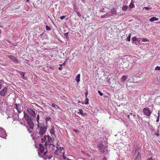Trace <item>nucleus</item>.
Segmentation results:
<instances>
[{
    "label": "nucleus",
    "instance_id": "1",
    "mask_svg": "<svg viewBox=\"0 0 160 160\" xmlns=\"http://www.w3.org/2000/svg\"><path fill=\"white\" fill-rule=\"evenodd\" d=\"M47 126L45 125L44 123L37 124L36 132L40 136H42L46 132L48 128Z\"/></svg>",
    "mask_w": 160,
    "mask_h": 160
},
{
    "label": "nucleus",
    "instance_id": "2",
    "mask_svg": "<svg viewBox=\"0 0 160 160\" xmlns=\"http://www.w3.org/2000/svg\"><path fill=\"white\" fill-rule=\"evenodd\" d=\"M58 146L59 145L58 144L56 145V147L53 144L49 145V152L53 154V153L55 152L58 149Z\"/></svg>",
    "mask_w": 160,
    "mask_h": 160
},
{
    "label": "nucleus",
    "instance_id": "3",
    "mask_svg": "<svg viewBox=\"0 0 160 160\" xmlns=\"http://www.w3.org/2000/svg\"><path fill=\"white\" fill-rule=\"evenodd\" d=\"M97 146L98 148V150L101 152L104 153L105 150H107V147L104 146L102 143H98Z\"/></svg>",
    "mask_w": 160,
    "mask_h": 160
},
{
    "label": "nucleus",
    "instance_id": "4",
    "mask_svg": "<svg viewBox=\"0 0 160 160\" xmlns=\"http://www.w3.org/2000/svg\"><path fill=\"white\" fill-rule=\"evenodd\" d=\"M43 158L44 160L50 159L52 157L53 154L47 150L43 153Z\"/></svg>",
    "mask_w": 160,
    "mask_h": 160
},
{
    "label": "nucleus",
    "instance_id": "5",
    "mask_svg": "<svg viewBox=\"0 0 160 160\" xmlns=\"http://www.w3.org/2000/svg\"><path fill=\"white\" fill-rule=\"evenodd\" d=\"M47 140L45 143V145L46 148L47 147L48 145H50L53 144V139L52 137H50L49 135H47Z\"/></svg>",
    "mask_w": 160,
    "mask_h": 160
},
{
    "label": "nucleus",
    "instance_id": "6",
    "mask_svg": "<svg viewBox=\"0 0 160 160\" xmlns=\"http://www.w3.org/2000/svg\"><path fill=\"white\" fill-rule=\"evenodd\" d=\"M113 11L114 12V13H112L111 14H110V12H108L107 13H106V14H105L104 15H102L101 17V18H107L108 17H110V16H112V15L116 14V10L115 8H113Z\"/></svg>",
    "mask_w": 160,
    "mask_h": 160
},
{
    "label": "nucleus",
    "instance_id": "7",
    "mask_svg": "<svg viewBox=\"0 0 160 160\" xmlns=\"http://www.w3.org/2000/svg\"><path fill=\"white\" fill-rule=\"evenodd\" d=\"M143 112L147 116H150L151 113L149 108H144L143 109Z\"/></svg>",
    "mask_w": 160,
    "mask_h": 160
},
{
    "label": "nucleus",
    "instance_id": "8",
    "mask_svg": "<svg viewBox=\"0 0 160 160\" xmlns=\"http://www.w3.org/2000/svg\"><path fill=\"white\" fill-rule=\"evenodd\" d=\"M27 112L29 115H31V116L33 117H35L36 113L35 111L33 109H32L30 108H29V109H28Z\"/></svg>",
    "mask_w": 160,
    "mask_h": 160
},
{
    "label": "nucleus",
    "instance_id": "9",
    "mask_svg": "<svg viewBox=\"0 0 160 160\" xmlns=\"http://www.w3.org/2000/svg\"><path fill=\"white\" fill-rule=\"evenodd\" d=\"M7 136L5 130L2 128H0V137L4 138Z\"/></svg>",
    "mask_w": 160,
    "mask_h": 160
},
{
    "label": "nucleus",
    "instance_id": "10",
    "mask_svg": "<svg viewBox=\"0 0 160 160\" xmlns=\"http://www.w3.org/2000/svg\"><path fill=\"white\" fill-rule=\"evenodd\" d=\"M27 122L30 128L32 129L33 127L34 124L31 119L30 118H28V119L27 120Z\"/></svg>",
    "mask_w": 160,
    "mask_h": 160
},
{
    "label": "nucleus",
    "instance_id": "11",
    "mask_svg": "<svg viewBox=\"0 0 160 160\" xmlns=\"http://www.w3.org/2000/svg\"><path fill=\"white\" fill-rule=\"evenodd\" d=\"M8 57L12 60L16 64L18 63V60L16 57L12 55H8Z\"/></svg>",
    "mask_w": 160,
    "mask_h": 160
},
{
    "label": "nucleus",
    "instance_id": "12",
    "mask_svg": "<svg viewBox=\"0 0 160 160\" xmlns=\"http://www.w3.org/2000/svg\"><path fill=\"white\" fill-rule=\"evenodd\" d=\"M16 109L19 113L21 112L23 109V107L20 104H15Z\"/></svg>",
    "mask_w": 160,
    "mask_h": 160
},
{
    "label": "nucleus",
    "instance_id": "13",
    "mask_svg": "<svg viewBox=\"0 0 160 160\" xmlns=\"http://www.w3.org/2000/svg\"><path fill=\"white\" fill-rule=\"evenodd\" d=\"M8 89L6 87H4L2 90L0 92V95L2 96H4L6 93L7 92Z\"/></svg>",
    "mask_w": 160,
    "mask_h": 160
},
{
    "label": "nucleus",
    "instance_id": "14",
    "mask_svg": "<svg viewBox=\"0 0 160 160\" xmlns=\"http://www.w3.org/2000/svg\"><path fill=\"white\" fill-rule=\"evenodd\" d=\"M39 150H40V152L41 153H42L43 152V151H44V146H42V145L41 143H40L39 144Z\"/></svg>",
    "mask_w": 160,
    "mask_h": 160
},
{
    "label": "nucleus",
    "instance_id": "15",
    "mask_svg": "<svg viewBox=\"0 0 160 160\" xmlns=\"http://www.w3.org/2000/svg\"><path fill=\"white\" fill-rule=\"evenodd\" d=\"M79 112H78V114H81L83 116H85L87 115L86 113H83V110L81 109H79Z\"/></svg>",
    "mask_w": 160,
    "mask_h": 160
},
{
    "label": "nucleus",
    "instance_id": "16",
    "mask_svg": "<svg viewBox=\"0 0 160 160\" xmlns=\"http://www.w3.org/2000/svg\"><path fill=\"white\" fill-rule=\"evenodd\" d=\"M50 132L51 133V134L52 135L55 134V132H54V127L53 126H51L50 127Z\"/></svg>",
    "mask_w": 160,
    "mask_h": 160
},
{
    "label": "nucleus",
    "instance_id": "17",
    "mask_svg": "<svg viewBox=\"0 0 160 160\" xmlns=\"http://www.w3.org/2000/svg\"><path fill=\"white\" fill-rule=\"evenodd\" d=\"M18 73H19L20 75H21L22 76V78L25 80L26 79V77L24 76L25 73L21 71H19L18 72Z\"/></svg>",
    "mask_w": 160,
    "mask_h": 160
},
{
    "label": "nucleus",
    "instance_id": "18",
    "mask_svg": "<svg viewBox=\"0 0 160 160\" xmlns=\"http://www.w3.org/2000/svg\"><path fill=\"white\" fill-rule=\"evenodd\" d=\"M80 74H78L76 77L75 80L77 82H78L80 81Z\"/></svg>",
    "mask_w": 160,
    "mask_h": 160
},
{
    "label": "nucleus",
    "instance_id": "19",
    "mask_svg": "<svg viewBox=\"0 0 160 160\" xmlns=\"http://www.w3.org/2000/svg\"><path fill=\"white\" fill-rule=\"evenodd\" d=\"M158 20V18L155 17H153L150 18L149 19V20L151 22H153L155 21H157Z\"/></svg>",
    "mask_w": 160,
    "mask_h": 160
},
{
    "label": "nucleus",
    "instance_id": "20",
    "mask_svg": "<svg viewBox=\"0 0 160 160\" xmlns=\"http://www.w3.org/2000/svg\"><path fill=\"white\" fill-rule=\"evenodd\" d=\"M127 77L126 76H123L121 78V81L122 82H124L126 79Z\"/></svg>",
    "mask_w": 160,
    "mask_h": 160
},
{
    "label": "nucleus",
    "instance_id": "21",
    "mask_svg": "<svg viewBox=\"0 0 160 160\" xmlns=\"http://www.w3.org/2000/svg\"><path fill=\"white\" fill-rule=\"evenodd\" d=\"M47 138V135H44L43 137H42L41 138L42 142H44L46 140Z\"/></svg>",
    "mask_w": 160,
    "mask_h": 160
},
{
    "label": "nucleus",
    "instance_id": "22",
    "mask_svg": "<svg viewBox=\"0 0 160 160\" xmlns=\"http://www.w3.org/2000/svg\"><path fill=\"white\" fill-rule=\"evenodd\" d=\"M52 106L55 108L56 109H57L58 108H59L54 103H52Z\"/></svg>",
    "mask_w": 160,
    "mask_h": 160
},
{
    "label": "nucleus",
    "instance_id": "23",
    "mask_svg": "<svg viewBox=\"0 0 160 160\" xmlns=\"http://www.w3.org/2000/svg\"><path fill=\"white\" fill-rule=\"evenodd\" d=\"M45 121L46 122V124H47L48 121H51V118L50 117H46L45 118Z\"/></svg>",
    "mask_w": 160,
    "mask_h": 160
},
{
    "label": "nucleus",
    "instance_id": "24",
    "mask_svg": "<svg viewBox=\"0 0 160 160\" xmlns=\"http://www.w3.org/2000/svg\"><path fill=\"white\" fill-rule=\"evenodd\" d=\"M39 115L38 114L37 115V118H36V121H37V122H38V124H41V123H40L39 122Z\"/></svg>",
    "mask_w": 160,
    "mask_h": 160
},
{
    "label": "nucleus",
    "instance_id": "25",
    "mask_svg": "<svg viewBox=\"0 0 160 160\" xmlns=\"http://www.w3.org/2000/svg\"><path fill=\"white\" fill-rule=\"evenodd\" d=\"M24 117L27 120L28 119V118H30L29 116H28V114H27V113H24Z\"/></svg>",
    "mask_w": 160,
    "mask_h": 160
},
{
    "label": "nucleus",
    "instance_id": "26",
    "mask_svg": "<svg viewBox=\"0 0 160 160\" xmlns=\"http://www.w3.org/2000/svg\"><path fill=\"white\" fill-rule=\"evenodd\" d=\"M89 99L87 98H86L85 100V103L86 105H88V104Z\"/></svg>",
    "mask_w": 160,
    "mask_h": 160
},
{
    "label": "nucleus",
    "instance_id": "27",
    "mask_svg": "<svg viewBox=\"0 0 160 160\" xmlns=\"http://www.w3.org/2000/svg\"><path fill=\"white\" fill-rule=\"evenodd\" d=\"M127 8H128V6L126 5L123 6L122 7V10L124 11H126L127 9Z\"/></svg>",
    "mask_w": 160,
    "mask_h": 160
},
{
    "label": "nucleus",
    "instance_id": "28",
    "mask_svg": "<svg viewBox=\"0 0 160 160\" xmlns=\"http://www.w3.org/2000/svg\"><path fill=\"white\" fill-rule=\"evenodd\" d=\"M131 33H130L129 35L128 36L127 38V41H130V38H131Z\"/></svg>",
    "mask_w": 160,
    "mask_h": 160
},
{
    "label": "nucleus",
    "instance_id": "29",
    "mask_svg": "<svg viewBox=\"0 0 160 160\" xmlns=\"http://www.w3.org/2000/svg\"><path fill=\"white\" fill-rule=\"evenodd\" d=\"M129 6L130 8H133L134 7V5L133 3H132V2H131L130 4H129Z\"/></svg>",
    "mask_w": 160,
    "mask_h": 160
},
{
    "label": "nucleus",
    "instance_id": "30",
    "mask_svg": "<svg viewBox=\"0 0 160 160\" xmlns=\"http://www.w3.org/2000/svg\"><path fill=\"white\" fill-rule=\"evenodd\" d=\"M46 29L47 30H50L51 29V28L48 26L46 25Z\"/></svg>",
    "mask_w": 160,
    "mask_h": 160
},
{
    "label": "nucleus",
    "instance_id": "31",
    "mask_svg": "<svg viewBox=\"0 0 160 160\" xmlns=\"http://www.w3.org/2000/svg\"><path fill=\"white\" fill-rule=\"evenodd\" d=\"M160 116V114L159 112L158 113V117L157 118V120H156V122H158L159 121V117Z\"/></svg>",
    "mask_w": 160,
    "mask_h": 160
},
{
    "label": "nucleus",
    "instance_id": "32",
    "mask_svg": "<svg viewBox=\"0 0 160 160\" xmlns=\"http://www.w3.org/2000/svg\"><path fill=\"white\" fill-rule=\"evenodd\" d=\"M132 40L134 42L135 41H136L137 40V38L136 37H133L132 38Z\"/></svg>",
    "mask_w": 160,
    "mask_h": 160
},
{
    "label": "nucleus",
    "instance_id": "33",
    "mask_svg": "<svg viewBox=\"0 0 160 160\" xmlns=\"http://www.w3.org/2000/svg\"><path fill=\"white\" fill-rule=\"evenodd\" d=\"M76 13L79 17H81V15L80 13L79 12H76Z\"/></svg>",
    "mask_w": 160,
    "mask_h": 160
},
{
    "label": "nucleus",
    "instance_id": "34",
    "mask_svg": "<svg viewBox=\"0 0 160 160\" xmlns=\"http://www.w3.org/2000/svg\"><path fill=\"white\" fill-rule=\"evenodd\" d=\"M155 70L160 71V67L157 66L155 68Z\"/></svg>",
    "mask_w": 160,
    "mask_h": 160
},
{
    "label": "nucleus",
    "instance_id": "35",
    "mask_svg": "<svg viewBox=\"0 0 160 160\" xmlns=\"http://www.w3.org/2000/svg\"><path fill=\"white\" fill-rule=\"evenodd\" d=\"M159 132L158 130H157V132H155V134L156 135L157 137H158L159 136Z\"/></svg>",
    "mask_w": 160,
    "mask_h": 160
},
{
    "label": "nucleus",
    "instance_id": "36",
    "mask_svg": "<svg viewBox=\"0 0 160 160\" xmlns=\"http://www.w3.org/2000/svg\"><path fill=\"white\" fill-rule=\"evenodd\" d=\"M98 93L99 94L100 96H102V95H103V93H102V92H101L100 91L98 90Z\"/></svg>",
    "mask_w": 160,
    "mask_h": 160
},
{
    "label": "nucleus",
    "instance_id": "37",
    "mask_svg": "<svg viewBox=\"0 0 160 160\" xmlns=\"http://www.w3.org/2000/svg\"><path fill=\"white\" fill-rule=\"evenodd\" d=\"M73 131L74 132H75L76 133H78L79 132L76 129H73Z\"/></svg>",
    "mask_w": 160,
    "mask_h": 160
},
{
    "label": "nucleus",
    "instance_id": "38",
    "mask_svg": "<svg viewBox=\"0 0 160 160\" xmlns=\"http://www.w3.org/2000/svg\"><path fill=\"white\" fill-rule=\"evenodd\" d=\"M65 17H66L65 16H61L60 17V19L61 20H62V19H63L65 18Z\"/></svg>",
    "mask_w": 160,
    "mask_h": 160
},
{
    "label": "nucleus",
    "instance_id": "39",
    "mask_svg": "<svg viewBox=\"0 0 160 160\" xmlns=\"http://www.w3.org/2000/svg\"><path fill=\"white\" fill-rule=\"evenodd\" d=\"M142 41L144 42H145L146 41H147L148 40L146 38H143L142 39Z\"/></svg>",
    "mask_w": 160,
    "mask_h": 160
},
{
    "label": "nucleus",
    "instance_id": "40",
    "mask_svg": "<svg viewBox=\"0 0 160 160\" xmlns=\"http://www.w3.org/2000/svg\"><path fill=\"white\" fill-rule=\"evenodd\" d=\"M144 8H145L146 10H148L149 9V8L148 7H144Z\"/></svg>",
    "mask_w": 160,
    "mask_h": 160
},
{
    "label": "nucleus",
    "instance_id": "41",
    "mask_svg": "<svg viewBox=\"0 0 160 160\" xmlns=\"http://www.w3.org/2000/svg\"><path fill=\"white\" fill-rule=\"evenodd\" d=\"M65 65V62H64L62 64H60L59 66H62V65Z\"/></svg>",
    "mask_w": 160,
    "mask_h": 160
},
{
    "label": "nucleus",
    "instance_id": "42",
    "mask_svg": "<svg viewBox=\"0 0 160 160\" xmlns=\"http://www.w3.org/2000/svg\"><path fill=\"white\" fill-rule=\"evenodd\" d=\"M2 81L1 80H0V89L1 88V87L2 86Z\"/></svg>",
    "mask_w": 160,
    "mask_h": 160
},
{
    "label": "nucleus",
    "instance_id": "43",
    "mask_svg": "<svg viewBox=\"0 0 160 160\" xmlns=\"http://www.w3.org/2000/svg\"><path fill=\"white\" fill-rule=\"evenodd\" d=\"M62 66H60V67H59L58 68V69L59 70H62Z\"/></svg>",
    "mask_w": 160,
    "mask_h": 160
},
{
    "label": "nucleus",
    "instance_id": "44",
    "mask_svg": "<svg viewBox=\"0 0 160 160\" xmlns=\"http://www.w3.org/2000/svg\"><path fill=\"white\" fill-rule=\"evenodd\" d=\"M88 94V92H86L85 93V97L86 98H87V96Z\"/></svg>",
    "mask_w": 160,
    "mask_h": 160
},
{
    "label": "nucleus",
    "instance_id": "45",
    "mask_svg": "<svg viewBox=\"0 0 160 160\" xmlns=\"http://www.w3.org/2000/svg\"><path fill=\"white\" fill-rule=\"evenodd\" d=\"M61 150V151H62V150L64 149V148L62 147H60L59 148Z\"/></svg>",
    "mask_w": 160,
    "mask_h": 160
},
{
    "label": "nucleus",
    "instance_id": "46",
    "mask_svg": "<svg viewBox=\"0 0 160 160\" xmlns=\"http://www.w3.org/2000/svg\"><path fill=\"white\" fill-rule=\"evenodd\" d=\"M62 157H63V159L64 160L66 159L67 158L64 155H63Z\"/></svg>",
    "mask_w": 160,
    "mask_h": 160
},
{
    "label": "nucleus",
    "instance_id": "47",
    "mask_svg": "<svg viewBox=\"0 0 160 160\" xmlns=\"http://www.w3.org/2000/svg\"><path fill=\"white\" fill-rule=\"evenodd\" d=\"M110 12H111V13H110V14H111L112 13L114 12L113 11V9L111 10V11H110Z\"/></svg>",
    "mask_w": 160,
    "mask_h": 160
},
{
    "label": "nucleus",
    "instance_id": "48",
    "mask_svg": "<svg viewBox=\"0 0 160 160\" xmlns=\"http://www.w3.org/2000/svg\"><path fill=\"white\" fill-rule=\"evenodd\" d=\"M102 160H107V159L106 158L104 157V158L102 159Z\"/></svg>",
    "mask_w": 160,
    "mask_h": 160
},
{
    "label": "nucleus",
    "instance_id": "49",
    "mask_svg": "<svg viewBox=\"0 0 160 160\" xmlns=\"http://www.w3.org/2000/svg\"><path fill=\"white\" fill-rule=\"evenodd\" d=\"M110 79H109V80H108V81H109V83H110V84H111V82L110 81Z\"/></svg>",
    "mask_w": 160,
    "mask_h": 160
},
{
    "label": "nucleus",
    "instance_id": "50",
    "mask_svg": "<svg viewBox=\"0 0 160 160\" xmlns=\"http://www.w3.org/2000/svg\"><path fill=\"white\" fill-rule=\"evenodd\" d=\"M127 116H128V118L129 119V118H130V115H128Z\"/></svg>",
    "mask_w": 160,
    "mask_h": 160
},
{
    "label": "nucleus",
    "instance_id": "51",
    "mask_svg": "<svg viewBox=\"0 0 160 160\" xmlns=\"http://www.w3.org/2000/svg\"><path fill=\"white\" fill-rule=\"evenodd\" d=\"M135 160H138V159L137 157H136V158H135Z\"/></svg>",
    "mask_w": 160,
    "mask_h": 160
},
{
    "label": "nucleus",
    "instance_id": "52",
    "mask_svg": "<svg viewBox=\"0 0 160 160\" xmlns=\"http://www.w3.org/2000/svg\"><path fill=\"white\" fill-rule=\"evenodd\" d=\"M2 33L1 30L0 29V33Z\"/></svg>",
    "mask_w": 160,
    "mask_h": 160
},
{
    "label": "nucleus",
    "instance_id": "53",
    "mask_svg": "<svg viewBox=\"0 0 160 160\" xmlns=\"http://www.w3.org/2000/svg\"><path fill=\"white\" fill-rule=\"evenodd\" d=\"M29 0H27L26 2H29Z\"/></svg>",
    "mask_w": 160,
    "mask_h": 160
},
{
    "label": "nucleus",
    "instance_id": "54",
    "mask_svg": "<svg viewBox=\"0 0 160 160\" xmlns=\"http://www.w3.org/2000/svg\"><path fill=\"white\" fill-rule=\"evenodd\" d=\"M139 155V153H138V156H137L138 157V155Z\"/></svg>",
    "mask_w": 160,
    "mask_h": 160
},
{
    "label": "nucleus",
    "instance_id": "55",
    "mask_svg": "<svg viewBox=\"0 0 160 160\" xmlns=\"http://www.w3.org/2000/svg\"><path fill=\"white\" fill-rule=\"evenodd\" d=\"M133 116H135V115L134 114H133Z\"/></svg>",
    "mask_w": 160,
    "mask_h": 160
},
{
    "label": "nucleus",
    "instance_id": "56",
    "mask_svg": "<svg viewBox=\"0 0 160 160\" xmlns=\"http://www.w3.org/2000/svg\"><path fill=\"white\" fill-rule=\"evenodd\" d=\"M29 133L31 132L30 131H29Z\"/></svg>",
    "mask_w": 160,
    "mask_h": 160
},
{
    "label": "nucleus",
    "instance_id": "57",
    "mask_svg": "<svg viewBox=\"0 0 160 160\" xmlns=\"http://www.w3.org/2000/svg\"><path fill=\"white\" fill-rule=\"evenodd\" d=\"M130 114H132V113H130Z\"/></svg>",
    "mask_w": 160,
    "mask_h": 160
},
{
    "label": "nucleus",
    "instance_id": "58",
    "mask_svg": "<svg viewBox=\"0 0 160 160\" xmlns=\"http://www.w3.org/2000/svg\"><path fill=\"white\" fill-rule=\"evenodd\" d=\"M60 160H62V159H60Z\"/></svg>",
    "mask_w": 160,
    "mask_h": 160
}]
</instances>
